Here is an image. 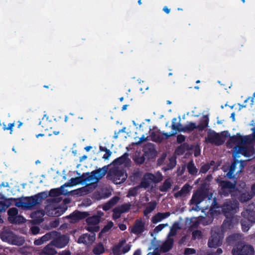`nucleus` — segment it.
<instances>
[{
	"label": "nucleus",
	"instance_id": "47",
	"mask_svg": "<svg viewBox=\"0 0 255 255\" xmlns=\"http://www.w3.org/2000/svg\"><path fill=\"white\" fill-rule=\"evenodd\" d=\"M24 221V219L23 217L21 216L17 215L15 219H14V221L12 222V223H22Z\"/></svg>",
	"mask_w": 255,
	"mask_h": 255
},
{
	"label": "nucleus",
	"instance_id": "36",
	"mask_svg": "<svg viewBox=\"0 0 255 255\" xmlns=\"http://www.w3.org/2000/svg\"><path fill=\"white\" fill-rule=\"evenodd\" d=\"M24 242V240L23 238L16 236L14 235V238H13L12 242L11 244L14 245L21 246Z\"/></svg>",
	"mask_w": 255,
	"mask_h": 255
},
{
	"label": "nucleus",
	"instance_id": "55",
	"mask_svg": "<svg viewBox=\"0 0 255 255\" xmlns=\"http://www.w3.org/2000/svg\"><path fill=\"white\" fill-rule=\"evenodd\" d=\"M176 164L175 160L174 158H171L170 160V164L168 169H171L175 166Z\"/></svg>",
	"mask_w": 255,
	"mask_h": 255
},
{
	"label": "nucleus",
	"instance_id": "39",
	"mask_svg": "<svg viewBox=\"0 0 255 255\" xmlns=\"http://www.w3.org/2000/svg\"><path fill=\"white\" fill-rule=\"evenodd\" d=\"M100 221L99 217L93 216L87 219V222L89 225H96Z\"/></svg>",
	"mask_w": 255,
	"mask_h": 255
},
{
	"label": "nucleus",
	"instance_id": "17",
	"mask_svg": "<svg viewBox=\"0 0 255 255\" xmlns=\"http://www.w3.org/2000/svg\"><path fill=\"white\" fill-rule=\"evenodd\" d=\"M95 240V236L94 234L88 235L87 234L81 236L79 240V243H83L86 245L91 244Z\"/></svg>",
	"mask_w": 255,
	"mask_h": 255
},
{
	"label": "nucleus",
	"instance_id": "24",
	"mask_svg": "<svg viewBox=\"0 0 255 255\" xmlns=\"http://www.w3.org/2000/svg\"><path fill=\"white\" fill-rule=\"evenodd\" d=\"M87 216V214L85 212H75L70 216V222L71 223H75L79 220L84 218Z\"/></svg>",
	"mask_w": 255,
	"mask_h": 255
},
{
	"label": "nucleus",
	"instance_id": "52",
	"mask_svg": "<svg viewBox=\"0 0 255 255\" xmlns=\"http://www.w3.org/2000/svg\"><path fill=\"white\" fill-rule=\"evenodd\" d=\"M184 253L185 255H191L195 253V250L193 249L187 248L185 250Z\"/></svg>",
	"mask_w": 255,
	"mask_h": 255
},
{
	"label": "nucleus",
	"instance_id": "31",
	"mask_svg": "<svg viewBox=\"0 0 255 255\" xmlns=\"http://www.w3.org/2000/svg\"><path fill=\"white\" fill-rule=\"evenodd\" d=\"M53 246H54L53 244V242L52 244L47 245L46 247L44 248L43 251V253L47 255H54L56 253V251L55 249L53 248Z\"/></svg>",
	"mask_w": 255,
	"mask_h": 255
},
{
	"label": "nucleus",
	"instance_id": "61",
	"mask_svg": "<svg viewBox=\"0 0 255 255\" xmlns=\"http://www.w3.org/2000/svg\"><path fill=\"white\" fill-rule=\"evenodd\" d=\"M130 249V246L129 245H126V246L124 248H123V249H122L123 252L124 253H126L128 252V251H129Z\"/></svg>",
	"mask_w": 255,
	"mask_h": 255
},
{
	"label": "nucleus",
	"instance_id": "19",
	"mask_svg": "<svg viewBox=\"0 0 255 255\" xmlns=\"http://www.w3.org/2000/svg\"><path fill=\"white\" fill-rule=\"evenodd\" d=\"M255 195V183L253 185L251 188V193L243 191L240 197V200L241 202L247 201L251 199Z\"/></svg>",
	"mask_w": 255,
	"mask_h": 255
},
{
	"label": "nucleus",
	"instance_id": "46",
	"mask_svg": "<svg viewBox=\"0 0 255 255\" xmlns=\"http://www.w3.org/2000/svg\"><path fill=\"white\" fill-rule=\"evenodd\" d=\"M176 234V230L174 227H172L170 229V231L168 235L167 238H173Z\"/></svg>",
	"mask_w": 255,
	"mask_h": 255
},
{
	"label": "nucleus",
	"instance_id": "10",
	"mask_svg": "<svg viewBox=\"0 0 255 255\" xmlns=\"http://www.w3.org/2000/svg\"><path fill=\"white\" fill-rule=\"evenodd\" d=\"M146 179H150L151 183H157L162 180V176L159 172H156L155 174L150 173H146L142 180L140 183V187L142 188H147L148 187V183L146 182Z\"/></svg>",
	"mask_w": 255,
	"mask_h": 255
},
{
	"label": "nucleus",
	"instance_id": "18",
	"mask_svg": "<svg viewBox=\"0 0 255 255\" xmlns=\"http://www.w3.org/2000/svg\"><path fill=\"white\" fill-rule=\"evenodd\" d=\"M177 119L176 118H174L172 120V128L175 130V131L171 132L169 133L162 132V134L168 137L173 135L175 134L176 131H182L183 127H182L181 125L179 123H176Z\"/></svg>",
	"mask_w": 255,
	"mask_h": 255
},
{
	"label": "nucleus",
	"instance_id": "28",
	"mask_svg": "<svg viewBox=\"0 0 255 255\" xmlns=\"http://www.w3.org/2000/svg\"><path fill=\"white\" fill-rule=\"evenodd\" d=\"M192 188L188 184L185 185L182 189L178 192L176 193L174 196L176 197H184L189 193Z\"/></svg>",
	"mask_w": 255,
	"mask_h": 255
},
{
	"label": "nucleus",
	"instance_id": "9",
	"mask_svg": "<svg viewBox=\"0 0 255 255\" xmlns=\"http://www.w3.org/2000/svg\"><path fill=\"white\" fill-rule=\"evenodd\" d=\"M208 124V118L207 116H203L201 120V123L196 125L195 123L188 122L186 125L183 127L182 131H192L195 128L202 130L205 128Z\"/></svg>",
	"mask_w": 255,
	"mask_h": 255
},
{
	"label": "nucleus",
	"instance_id": "11",
	"mask_svg": "<svg viewBox=\"0 0 255 255\" xmlns=\"http://www.w3.org/2000/svg\"><path fill=\"white\" fill-rule=\"evenodd\" d=\"M224 141L222 137L219 133L213 130H210L208 132L207 135L206 137V142L219 145L222 144Z\"/></svg>",
	"mask_w": 255,
	"mask_h": 255
},
{
	"label": "nucleus",
	"instance_id": "15",
	"mask_svg": "<svg viewBox=\"0 0 255 255\" xmlns=\"http://www.w3.org/2000/svg\"><path fill=\"white\" fill-rule=\"evenodd\" d=\"M217 181L220 183L221 187V193L223 194L226 195L229 192L232 191L233 189L235 188V184L230 183L229 182L225 181H221L220 179H217Z\"/></svg>",
	"mask_w": 255,
	"mask_h": 255
},
{
	"label": "nucleus",
	"instance_id": "7",
	"mask_svg": "<svg viewBox=\"0 0 255 255\" xmlns=\"http://www.w3.org/2000/svg\"><path fill=\"white\" fill-rule=\"evenodd\" d=\"M238 208V203L237 201L226 202L222 207V212L227 217V220L224 222V226H226L227 224L230 222L229 216L237 212Z\"/></svg>",
	"mask_w": 255,
	"mask_h": 255
},
{
	"label": "nucleus",
	"instance_id": "6",
	"mask_svg": "<svg viewBox=\"0 0 255 255\" xmlns=\"http://www.w3.org/2000/svg\"><path fill=\"white\" fill-rule=\"evenodd\" d=\"M223 236L220 229L214 228L211 231V236L208 241L209 248H217L222 243Z\"/></svg>",
	"mask_w": 255,
	"mask_h": 255
},
{
	"label": "nucleus",
	"instance_id": "62",
	"mask_svg": "<svg viewBox=\"0 0 255 255\" xmlns=\"http://www.w3.org/2000/svg\"><path fill=\"white\" fill-rule=\"evenodd\" d=\"M88 230L90 232H97L99 230V228L97 226H95L93 229L92 227H89Z\"/></svg>",
	"mask_w": 255,
	"mask_h": 255
},
{
	"label": "nucleus",
	"instance_id": "42",
	"mask_svg": "<svg viewBox=\"0 0 255 255\" xmlns=\"http://www.w3.org/2000/svg\"><path fill=\"white\" fill-rule=\"evenodd\" d=\"M130 205L129 204H125L117 208L118 209H120V210H121L122 212L123 213L128 211L130 208Z\"/></svg>",
	"mask_w": 255,
	"mask_h": 255
},
{
	"label": "nucleus",
	"instance_id": "49",
	"mask_svg": "<svg viewBox=\"0 0 255 255\" xmlns=\"http://www.w3.org/2000/svg\"><path fill=\"white\" fill-rule=\"evenodd\" d=\"M240 236L239 235H234L233 236H230L227 239V242H229V244L231 243V241L235 240L239 238Z\"/></svg>",
	"mask_w": 255,
	"mask_h": 255
},
{
	"label": "nucleus",
	"instance_id": "35",
	"mask_svg": "<svg viewBox=\"0 0 255 255\" xmlns=\"http://www.w3.org/2000/svg\"><path fill=\"white\" fill-rule=\"evenodd\" d=\"M104 246L102 244H98L93 249V252L95 255H101L104 252Z\"/></svg>",
	"mask_w": 255,
	"mask_h": 255
},
{
	"label": "nucleus",
	"instance_id": "30",
	"mask_svg": "<svg viewBox=\"0 0 255 255\" xmlns=\"http://www.w3.org/2000/svg\"><path fill=\"white\" fill-rule=\"evenodd\" d=\"M7 213L8 215V220L9 222H12L18 215V210L15 208H11L8 210Z\"/></svg>",
	"mask_w": 255,
	"mask_h": 255
},
{
	"label": "nucleus",
	"instance_id": "64",
	"mask_svg": "<svg viewBox=\"0 0 255 255\" xmlns=\"http://www.w3.org/2000/svg\"><path fill=\"white\" fill-rule=\"evenodd\" d=\"M119 228L122 231H124L127 229V227L124 224H120Z\"/></svg>",
	"mask_w": 255,
	"mask_h": 255
},
{
	"label": "nucleus",
	"instance_id": "32",
	"mask_svg": "<svg viewBox=\"0 0 255 255\" xmlns=\"http://www.w3.org/2000/svg\"><path fill=\"white\" fill-rule=\"evenodd\" d=\"M156 203L155 202H151L146 206L145 209L144 211V215L147 216L150 213H151L155 208Z\"/></svg>",
	"mask_w": 255,
	"mask_h": 255
},
{
	"label": "nucleus",
	"instance_id": "59",
	"mask_svg": "<svg viewBox=\"0 0 255 255\" xmlns=\"http://www.w3.org/2000/svg\"><path fill=\"white\" fill-rule=\"evenodd\" d=\"M14 126V123H10L8 125L7 127V130H10V133L11 134L12 132V129Z\"/></svg>",
	"mask_w": 255,
	"mask_h": 255
},
{
	"label": "nucleus",
	"instance_id": "1",
	"mask_svg": "<svg viewBox=\"0 0 255 255\" xmlns=\"http://www.w3.org/2000/svg\"><path fill=\"white\" fill-rule=\"evenodd\" d=\"M252 130V135L242 136L238 133L236 135L231 137L227 141L228 147L232 148L235 145L233 153L235 158L239 157L240 154L249 158L255 156V151L253 146L255 143V128Z\"/></svg>",
	"mask_w": 255,
	"mask_h": 255
},
{
	"label": "nucleus",
	"instance_id": "56",
	"mask_svg": "<svg viewBox=\"0 0 255 255\" xmlns=\"http://www.w3.org/2000/svg\"><path fill=\"white\" fill-rule=\"evenodd\" d=\"M44 243V241L42 240V238H40L38 240H36L34 241V243L35 245L38 246L43 244Z\"/></svg>",
	"mask_w": 255,
	"mask_h": 255
},
{
	"label": "nucleus",
	"instance_id": "54",
	"mask_svg": "<svg viewBox=\"0 0 255 255\" xmlns=\"http://www.w3.org/2000/svg\"><path fill=\"white\" fill-rule=\"evenodd\" d=\"M31 231L33 234L36 235L39 232V228L36 226H33L31 227Z\"/></svg>",
	"mask_w": 255,
	"mask_h": 255
},
{
	"label": "nucleus",
	"instance_id": "44",
	"mask_svg": "<svg viewBox=\"0 0 255 255\" xmlns=\"http://www.w3.org/2000/svg\"><path fill=\"white\" fill-rule=\"evenodd\" d=\"M168 226V224H160L154 229V232L158 233L160 232L164 228L167 227Z\"/></svg>",
	"mask_w": 255,
	"mask_h": 255
},
{
	"label": "nucleus",
	"instance_id": "23",
	"mask_svg": "<svg viewBox=\"0 0 255 255\" xmlns=\"http://www.w3.org/2000/svg\"><path fill=\"white\" fill-rule=\"evenodd\" d=\"M169 212L158 213L154 215L151 219V221L154 224H157L163 219L168 218L170 216Z\"/></svg>",
	"mask_w": 255,
	"mask_h": 255
},
{
	"label": "nucleus",
	"instance_id": "26",
	"mask_svg": "<svg viewBox=\"0 0 255 255\" xmlns=\"http://www.w3.org/2000/svg\"><path fill=\"white\" fill-rule=\"evenodd\" d=\"M0 237L3 241L11 244L14 238V234L11 232L4 231L0 234Z\"/></svg>",
	"mask_w": 255,
	"mask_h": 255
},
{
	"label": "nucleus",
	"instance_id": "60",
	"mask_svg": "<svg viewBox=\"0 0 255 255\" xmlns=\"http://www.w3.org/2000/svg\"><path fill=\"white\" fill-rule=\"evenodd\" d=\"M59 255H70L71 252L69 250H64L60 252Z\"/></svg>",
	"mask_w": 255,
	"mask_h": 255
},
{
	"label": "nucleus",
	"instance_id": "29",
	"mask_svg": "<svg viewBox=\"0 0 255 255\" xmlns=\"http://www.w3.org/2000/svg\"><path fill=\"white\" fill-rule=\"evenodd\" d=\"M119 201V198L118 197H114L105 205H103V209L105 211H107L118 203Z\"/></svg>",
	"mask_w": 255,
	"mask_h": 255
},
{
	"label": "nucleus",
	"instance_id": "4",
	"mask_svg": "<svg viewBox=\"0 0 255 255\" xmlns=\"http://www.w3.org/2000/svg\"><path fill=\"white\" fill-rule=\"evenodd\" d=\"M41 201V198L39 195L34 197L25 198L17 201L14 203V205L22 209H30L36 205L39 204Z\"/></svg>",
	"mask_w": 255,
	"mask_h": 255
},
{
	"label": "nucleus",
	"instance_id": "25",
	"mask_svg": "<svg viewBox=\"0 0 255 255\" xmlns=\"http://www.w3.org/2000/svg\"><path fill=\"white\" fill-rule=\"evenodd\" d=\"M15 203L17 199L14 198L5 199L0 201V212L4 211L12 204V202Z\"/></svg>",
	"mask_w": 255,
	"mask_h": 255
},
{
	"label": "nucleus",
	"instance_id": "48",
	"mask_svg": "<svg viewBox=\"0 0 255 255\" xmlns=\"http://www.w3.org/2000/svg\"><path fill=\"white\" fill-rule=\"evenodd\" d=\"M104 151L106 152V153L104 155L103 158L106 160L109 159V158L111 156L112 152L109 149H106Z\"/></svg>",
	"mask_w": 255,
	"mask_h": 255
},
{
	"label": "nucleus",
	"instance_id": "34",
	"mask_svg": "<svg viewBox=\"0 0 255 255\" xmlns=\"http://www.w3.org/2000/svg\"><path fill=\"white\" fill-rule=\"evenodd\" d=\"M171 186V181L170 179L166 180L160 187V190L162 192L167 191Z\"/></svg>",
	"mask_w": 255,
	"mask_h": 255
},
{
	"label": "nucleus",
	"instance_id": "57",
	"mask_svg": "<svg viewBox=\"0 0 255 255\" xmlns=\"http://www.w3.org/2000/svg\"><path fill=\"white\" fill-rule=\"evenodd\" d=\"M177 140L179 143H181L185 140V137L182 135H179L177 136Z\"/></svg>",
	"mask_w": 255,
	"mask_h": 255
},
{
	"label": "nucleus",
	"instance_id": "33",
	"mask_svg": "<svg viewBox=\"0 0 255 255\" xmlns=\"http://www.w3.org/2000/svg\"><path fill=\"white\" fill-rule=\"evenodd\" d=\"M44 215V212L43 211H38L31 214L32 218H35L36 222H41L42 221V217Z\"/></svg>",
	"mask_w": 255,
	"mask_h": 255
},
{
	"label": "nucleus",
	"instance_id": "8",
	"mask_svg": "<svg viewBox=\"0 0 255 255\" xmlns=\"http://www.w3.org/2000/svg\"><path fill=\"white\" fill-rule=\"evenodd\" d=\"M254 252V250L251 246L240 243L234 248L232 254L233 255H251Z\"/></svg>",
	"mask_w": 255,
	"mask_h": 255
},
{
	"label": "nucleus",
	"instance_id": "21",
	"mask_svg": "<svg viewBox=\"0 0 255 255\" xmlns=\"http://www.w3.org/2000/svg\"><path fill=\"white\" fill-rule=\"evenodd\" d=\"M144 230V223L140 220L136 221L131 229L132 232L136 235L141 233Z\"/></svg>",
	"mask_w": 255,
	"mask_h": 255
},
{
	"label": "nucleus",
	"instance_id": "2",
	"mask_svg": "<svg viewBox=\"0 0 255 255\" xmlns=\"http://www.w3.org/2000/svg\"><path fill=\"white\" fill-rule=\"evenodd\" d=\"M242 229L244 232H247L252 224L255 223V204L249 205L248 208L242 213Z\"/></svg>",
	"mask_w": 255,
	"mask_h": 255
},
{
	"label": "nucleus",
	"instance_id": "16",
	"mask_svg": "<svg viewBox=\"0 0 255 255\" xmlns=\"http://www.w3.org/2000/svg\"><path fill=\"white\" fill-rule=\"evenodd\" d=\"M69 238L66 236H62L53 241V244L57 248H62L69 242Z\"/></svg>",
	"mask_w": 255,
	"mask_h": 255
},
{
	"label": "nucleus",
	"instance_id": "51",
	"mask_svg": "<svg viewBox=\"0 0 255 255\" xmlns=\"http://www.w3.org/2000/svg\"><path fill=\"white\" fill-rule=\"evenodd\" d=\"M192 236L194 239L199 238L200 237H201L202 233L199 231H195L193 232Z\"/></svg>",
	"mask_w": 255,
	"mask_h": 255
},
{
	"label": "nucleus",
	"instance_id": "12",
	"mask_svg": "<svg viewBox=\"0 0 255 255\" xmlns=\"http://www.w3.org/2000/svg\"><path fill=\"white\" fill-rule=\"evenodd\" d=\"M205 198V194L202 191H197L195 193H194L191 200V203L192 204H195L196 205V207H193L192 210H198V209H203L204 208H200L198 205L202 202Z\"/></svg>",
	"mask_w": 255,
	"mask_h": 255
},
{
	"label": "nucleus",
	"instance_id": "45",
	"mask_svg": "<svg viewBox=\"0 0 255 255\" xmlns=\"http://www.w3.org/2000/svg\"><path fill=\"white\" fill-rule=\"evenodd\" d=\"M219 207H213L210 210V214L212 215H216L220 213Z\"/></svg>",
	"mask_w": 255,
	"mask_h": 255
},
{
	"label": "nucleus",
	"instance_id": "27",
	"mask_svg": "<svg viewBox=\"0 0 255 255\" xmlns=\"http://www.w3.org/2000/svg\"><path fill=\"white\" fill-rule=\"evenodd\" d=\"M173 244V238H167L165 242L160 247V250L163 252H166L169 251L172 247Z\"/></svg>",
	"mask_w": 255,
	"mask_h": 255
},
{
	"label": "nucleus",
	"instance_id": "43",
	"mask_svg": "<svg viewBox=\"0 0 255 255\" xmlns=\"http://www.w3.org/2000/svg\"><path fill=\"white\" fill-rule=\"evenodd\" d=\"M214 163L213 161H212L210 164H205L203 165L200 169V172L202 173H206L210 168V165H212Z\"/></svg>",
	"mask_w": 255,
	"mask_h": 255
},
{
	"label": "nucleus",
	"instance_id": "22",
	"mask_svg": "<svg viewBox=\"0 0 255 255\" xmlns=\"http://www.w3.org/2000/svg\"><path fill=\"white\" fill-rule=\"evenodd\" d=\"M86 180L87 179L85 175H83L81 177L72 178L69 180L70 186H74L80 184L88 186V184H86Z\"/></svg>",
	"mask_w": 255,
	"mask_h": 255
},
{
	"label": "nucleus",
	"instance_id": "3",
	"mask_svg": "<svg viewBox=\"0 0 255 255\" xmlns=\"http://www.w3.org/2000/svg\"><path fill=\"white\" fill-rule=\"evenodd\" d=\"M107 178L116 184L123 183L127 178V175L124 170L114 167L109 170Z\"/></svg>",
	"mask_w": 255,
	"mask_h": 255
},
{
	"label": "nucleus",
	"instance_id": "13",
	"mask_svg": "<svg viewBox=\"0 0 255 255\" xmlns=\"http://www.w3.org/2000/svg\"><path fill=\"white\" fill-rule=\"evenodd\" d=\"M47 214L49 216H59L63 213L64 210L56 204H51L46 208Z\"/></svg>",
	"mask_w": 255,
	"mask_h": 255
},
{
	"label": "nucleus",
	"instance_id": "40",
	"mask_svg": "<svg viewBox=\"0 0 255 255\" xmlns=\"http://www.w3.org/2000/svg\"><path fill=\"white\" fill-rule=\"evenodd\" d=\"M147 138L148 136H146L145 135H142L141 137H136L134 138L135 141L134 144L136 145L141 144L143 142L146 141Z\"/></svg>",
	"mask_w": 255,
	"mask_h": 255
},
{
	"label": "nucleus",
	"instance_id": "14",
	"mask_svg": "<svg viewBox=\"0 0 255 255\" xmlns=\"http://www.w3.org/2000/svg\"><path fill=\"white\" fill-rule=\"evenodd\" d=\"M244 162L242 161H235L231 166L229 171L227 174V176L232 178L233 177L234 172L237 170L236 173H241L244 167Z\"/></svg>",
	"mask_w": 255,
	"mask_h": 255
},
{
	"label": "nucleus",
	"instance_id": "41",
	"mask_svg": "<svg viewBox=\"0 0 255 255\" xmlns=\"http://www.w3.org/2000/svg\"><path fill=\"white\" fill-rule=\"evenodd\" d=\"M123 213L122 212L121 210H120V209H118V208H116L114 209L113 210V218L114 219H118L120 217L121 214Z\"/></svg>",
	"mask_w": 255,
	"mask_h": 255
},
{
	"label": "nucleus",
	"instance_id": "58",
	"mask_svg": "<svg viewBox=\"0 0 255 255\" xmlns=\"http://www.w3.org/2000/svg\"><path fill=\"white\" fill-rule=\"evenodd\" d=\"M222 250L220 248L217 249L216 253L214 254H208L207 255H220L222 253Z\"/></svg>",
	"mask_w": 255,
	"mask_h": 255
},
{
	"label": "nucleus",
	"instance_id": "50",
	"mask_svg": "<svg viewBox=\"0 0 255 255\" xmlns=\"http://www.w3.org/2000/svg\"><path fill=\"white\" fill-rule=\"evenodd\" d=\"M113 226V223L112 222H109L107 225L103 229V232H105L110 229Z\"/></svg>",
	"mask_w": 255,
	"mask_h": 255
},
{
	"label": "nucleus",
	"instance_id": "5",
	"mask_svg": "<svg viewBox=\"0 0 255 255\" xmlns=\"http://www.w3.org/2000/svg\"><path fill=\"white\" fill-rule=\"evenodd\" d=\"M108 169V166H104L102 168L92 171L90 174L85 175L87 179L86 184L91 185L97 183L105 175Z\"/></svg>",
	"mask_w": 255,
	"mask_h": 255
},
{
	"label": "nucleus",
	"instance_id": "38",
	"mask_svg": "<svg viewBox=\"0 0 255 255\" xmlns=\"http://www.w3.org/2000/svg\"><path fill=\"white\" fill-rule=\"evenodd\" d=\"M126 243V241H122L119 245L115 246L113 250L114 255H120V252L122 249V246Z\"/></svg>",
	"mask_w": 255,
	"mask_h": 255
},
{
	"label": "nucleus",
	"instance_id": "37",
	"mask_svg": "<svg viewBox=\"0 0 255 255\" xmlns=\"http://www.w3.org/2000/svg\"><path fill=\"white\" fill-rule=\"evenodd\" d=\"M188 172L191 174H196L197 172V169L194 166L193 161H191L187 165Z\"/></svg>",
	"mask_w": 255,
	"mask_h": 255
},
{
	"label": "nucleus",
	"instance_id": "63",
	"mask_svg": "<svg viewBox=\"0 0 255 255\" xmlns=\"http://www.w3.org/2000/svg\"><path fill=\"white\" fill-rule=\"evenodd\" d=\"M200 150L198 147H196L194 150V155L195 156H197L200 154Z\"/></svg>",
	"mask_w": 255,
	"mask_h": 255
},
{
	"label": "nucleus",
	"instance_id": "53",
	"mask_svg": "<svg viewBox=\"0 0 255 255\" xmlns=\"http://www.w3.org/2000/svg\"><path fill=\"white\" fill-rule=\"evenodd\" d=\"M41 238H42V240H43L44 241V242H45L48 241L51 239V234L50 233L46 234V235H45L44 236L42 237Z\"/></svg>",
	"mask_w": 255,
	"mask_h": 255
},
{
	"label": "nucleus",
	"instance_id": "20",
	"mask_svg": "<svg viewBox=\"0 0 255 255\" xmlns=\"http://www.w3.org/2000/svg\"><path fill=\"white\" fill-rule=\"evenodd\" d=\"M69 186L68 184H64L59 189H53L50 190L49 194L51 196H57L61 194L66 195L69 191L65 190V188Z\"/></svg>",
	"mask_w": 255,
	"mask_h": 255
}]
</instances>
